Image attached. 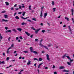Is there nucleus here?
Instances as JSON below:
<instances>
[{
  "label": "nucleus",
  "mask_w": 74,
  "mask_h": 74,
  "mask_svg": "<svg viewBox=\"0 0 74 74\" xmlns=\"http://www.w3.org/2000/svg\"><path fill=\"white\" fill-rule=\"evenodd\" d=\"M5 3L6 4V5H9V3H8V2H5Z\"/></svg>",
  "instance_id": "6ab92c4d"
},
{
  "label": "nucleus",
  "mask_w": 74,
  "mask_h": 74,
  "mask_svg": "<svg viewBox=\"0 0 74 74\" xmlns=\"http://www.w3.org/2000/svg\"><path fill=\"white\" fill-rule=\"evenodd\" d=\"M0 38L1 39H2L3 38V36H0Z\"/></svg>",
  "instance_id": "c03bdc74"
},
{
  "label": "nucleus",
  "mask_w": 74,
  "mask_h": 74,
  "mask_svg": "<svg viewBox=\"0 0 74 74\" xmlns=\"http://www.w3.org/2000/svg\"><path fill=\"white\" fill-rule=\"evenodd\" d=\"M14 47V44H12L11 45V47Z\"/></svg>",
  "instance_id": "8fccbe9b"
},
{
  "label": "nucleus",
  "mask_w": 74,
  "mask_h": 74,
  "mask_svg": "<svg viewBox=\"0 0 74 74\" xmlns=\"http://www.w3.org/2000/svg\"><path fill=\"white\" fill-rule=\"evenodd\" d=\"M52 5H55V3H54V1H52Z\"/></svg>",
  "instance_id": "5701e85b"
},
{
  "label": "nucleus",
  "mask_w": 74,
  "mask_h": 74,
  "mask_svg": "<svg viewBox=\"0 0 74 74\" xmlns=\"http://www.w3.org/2000/svg\"><path fill=\"white\" fill-rule=\"evenodd\" d=\"M66 57L68 59H69V60H70V62L71 63V62H73V61L74 60H71V59L70 58V57H69V56H66Z\"/></svg>",
  "instance_id": "f03ea898"
},
{
  "label": "nucleus",
  "mask_w": 74,
  "mask_h": 74,
  "mask_svg": "<svg viewBox=\"0 0 74 74\" xmlns=\"http://www.w3.org/2000/svg\"><path fill=\"white\" fill-rule=\"evenodd\" d=\"M5 12V11H3L2 12V13H4Z\"/></svg>",
  "instance_id": "052dcab7"
},
{
  "label": "nucleus",
  "mask_w": 74,
  "mask_h": 74,
  "mask_svg": "<svg viewBox=\"0 0 74 74\" xmlns=\"http://www.w3.org/2000/svg\"><path fill=\"white\" fill-rule=\"evenodd\" d=\"M72 21H73V22H74V18H72Z\"/></svg>",
  "instance_id": "680f3d73"
},
{
  "label": "nucleus",
  "mask_w": 74,
  "mask_h": 74,
  "mask_svg": "<svg viewBox=\"0 0 74 74\" xmlns=\"http://www.w3.org/2000/svg\"><path fill=\"white\" fill-rule=\"evenodd\" d=\"M39 45H40V47H43V48H44L45 49H46L48 50V47H47V46H45L44 45H42L41 43H40Z\"/></svg>",
  "instance_id": "f257e3e1"
},
{
  "label": "nucleus",
  "mask_w": 74,
  "mask_h": 74,
  "mask_svg": "<svg viewBox=\"0 0 74 74\" xmlns=\"http://www.w3.org/2000/svg\"><path fill=\"white\" fill-rule=\"evenodd\" d=\"M32 29L33 30H36V29H35L34 28V27H32Z\"/></svg>",
  "instance_id": "a878e982"
},
{
  "label": "nucleus",
  "mask_w": 74,
  "mask_h": 74,
  "mask_svg": "<svg viewBox=\"0 0 74 74\" xmlns=\"http://www.w3.org/2000/svg\"><path fill=\"white\" fill-rule=\"evenodd\" d=\"M32 20H33L34 21H36V19L35 18H33L32 19Z\"/></svg>",
  "instance_id": "58836bf2"
},
{
  "label": "nucleus",
  "mask_w": 74,
  "mask_h": 74,
  "mask_svg": "<svg viewBox=\"0 0 74 74\" xmlns=\"http://www.w3.org/2000/svg\"><path fill=\"white\" fill-rule=\"evenodd\" d=\"M67 64H68V65H69V66H70V65H71V62H67Z\"/></svg>",
  "instance_id": "c756f323"
},
{
  "label": "nucleus",
  "mask_w": 74,
  "mask_h": 74,
  "mask_svg": "<svg viewBox=\"0 0 74 74\" xmlns=\"http://www.w3.org/2000/svg\"><path fill=\"white\" fill-rule=\"evenodd\" d=\"M4 16L5 18H8V15L6 14L4 15Z\"/></svg>",
  "instance_id": "dca6fc26"
},
{
  "label": "nucleus",
  "mask_w": 74,
  "mask_h": 74,
  "mask_svg": "<svg viewBox=\"0 0 74 74\" xmlns=\"http://www.w3.org/2000/svg\"><path fill=\"white\" fill-rule=\"evenodd\" d=\"M48 69V67H45V70H47Z\"/></svg>",
  "instance_id": "a19ab883"
},
{
  "label": "nucleus",
  "mask_w": 74,
  "mask_h": 74,
  "mask_svg": "<svg viewBox=\"0 0 74 74\" xmlns=\"http://www.w3.org/2000/svg\"><path fill=\"white\" fill-rule=\"evenodd\" d=\"M17 30H18V31H19V32H22V29L20 28H17Z\"/></svg>",
  "instance_id": "9d476101"
},
{
  "label": "nucleus",
  "mask_w": 74,
  "mask_h": 74,
  "mask_svg": "<svg viewBox=\"0 0 74 74\" xmlns=\"http://www.w3.org/2000/svg\"><path fill=\"white\" fill-rule=\"evenodd\" d=\"M30 50L33 49V47H31L30 48Z\"/></svg>",
  "instance_id": "79ce46f5"
},
{
  "label": "nucleus",
  "mask_w": 74,
  "mask_h": 74,
  "mask_svg": "<svg viewBox=\"0 0 74 74\" xmlns=\"http://www.w3.org/2000/svg\"><path fill=\"white\" fill-rule=\"evenodd\" d=\"M47 16V13H46L44 14V18H46V16Z\"/></svg>",
  "instance_id": "ddd939ff"
},
{
  "label": "nucleus",
  "mask_w": 74,
  "mask_h": 74,
  "mask_svg": "<svg viewBox=\"0 0 74 74\" xmlns=\"http://www.w3.org/2000/svg\"><path fill=\"white\" fill-rule=\"evenodd\" d=\"M46 56L47 58V59L49 61L50 60V59H49V55L48 54H47L46 55Z\"/></svg>",
  "instance_id": "7ed1b4c3"
},
{
  "label": "nucleus",
  "mask_w": 74,
  "mask_h": 74,
  "mask_svg": "<svg viewBox=\"0 0 74 74\" xmlns=\"http://www.w3.org/2000/svg\"><path fill=\"white\" fill-rule=\"evenodd\" d=\"M39 30H40V29H37L36 30V31H35L36 34H37V33H38V32H39Z\"/></svg>",
  "instance_id": "20e7f679"
},
{
  "label": "nucleus",
  "mask_w": 74,
  "mask_h": 74,
  "mask_svg": "<svg viewBox=\"0 0 74 74\" xmlns=\"http://www.w3.org/2000/svg\"><path fill=\"white\" fill-rule=\"evenodd\" d=\"M3 56H5V53H3Z\"/></svg>",
  "instance_id": "49530a36"
},
{
  "label": "nucleus",
  "mask_w": 74,
  "mask_h": 74,
  "mask_svg": "<svg viewBox=\"0 0 74 74\" xmlns=\"http://www.w3.org/2000/svg\"><path fill=\"white\" fill-rule=\"evenodd\" d=\"M22 25H27V24L23 22L21 24Z\"/></svg>",
  "instance_id": "2eb2a0df"
},
{
  "label": "nucleus",
  "mask_w": 74,
  "mask_h": 74,
  "mask_svg": "<svg viewBox=\"0 0 74 74\" xmlns=\"http://www.w3.org/2000/svg\"><path fill=\"white\" fill-rule=\"evenodd\" d=\"M43 64H44L43 63H42L40 64L38 66V68H40V66L42 65Z\"/></svg>",
  "instance_id": "9b49d317"
},
{
  "label": "nucleus",
  "mask_w": 74,
  "mask_h": 74,
  "mask_svg": "<svg viewBox=\"0 0 74 74\" xmlns=\"http://www.w3.org/2000/svg\"><path fill=\"white\" fill-rule=\"evenodd\" d=\"M23 52L24 53H28V51H24Z\"/></svg>",
  "instance_id": "b1692460"
},
{
  "label": "nucleus",
  "mask_w": 74,
  "mask_h": 74,
  "mask_svg": "<svg viewBox=\"0 0 74 74\" xmlns=\"http://www.w3.org/2000/svg\"><path fill=\"white\" fill-rule=\"evenodd\" d=\"M66 55H66V54H65L63 56H62V58H66Z\"/></svg>",
  "instance_id": "aec40b11"
},
{
  "label": "nucleus",
  "mask_w": 74,
  "mask_h": 74,
  "mask_svg": "<svg viewBox=\"0 0 74 74\" xmlns=\"http://www.w3.org/2000/svg\"><path fill=\"white\" fill-rule=\"evenodd\" d=\"M8 32L11 33V30H7L6 31V33H8Z\"/></svg>",
  "instance_id": "1a4fd4ad"
},
{
  "label": "nucleus",
  "mask_w": 74,
  "mask_h": 74,
  "mask_svg": "<svg viewBox=\"0 0 74 74\" xmlns=\"http://www.w3.org/2000/svg\"><path fill=\"white\" fill-rule=\"evenodd\" d=\"M14 10V8H11V10Z\"/></svg>",
  "instance_id": "bf43d9fd"
},
{
  "label": "nucleus",
  "mask_w": 74,
  "mask_h": 74,
  "mask_svg": "<svg viewBox=\"0 0 74 74\" xmlns=\"http://www.w3.org/2000/svg\"><path fill=\"white\" fill-rule=\"evenodd\" d=\"M64 68V67L63 66H60V67L59 68V69H63Z\"/></svg>",
  "instance_id": "4468645a"
},
{
  "label": "nucleus",
  "mask_w": 74,
  "mask_h": 74,
  "mask_svg": "<svg viewBox=\"0 0 74 74\" xmlns=\"http://www.w3.org/2000/svg\"><path fill=\"white\" fill-rule=\"evenodd\" d=\"M11 47H10L8 49V50H9V49H11Z\"/></svg>",
  "instance_id": "0e129e2a"
},
{
  "label": "nucleus",
  "mask_w": 74,
  "mask_h": 74,
  "mask_svg": "<svg viewBox=\"0 0 74 74\" xmlns=\"http://www.w3.org/2000/svg\"><path fill=\"white\" fill-rule=\"evenodd\" d=\"M35 40L36 41H38V39H36Z\"/></svg>",
  "instance_id": "3c124183"
},
{
  "label": "nucleus",
  "mask_w": 74,
  "mask_h": 74,
  "mask_svg": "<svg viewBox=\"0 0 74 74\" xmlns=\"http://www.w3.org/2000/svg\"><path fill=\"white\" fill-rule=\"evenodd\" d=\"M33 52L35 54H37V51H33Z\"/></svg>",
  "instance_id": "c85d7f7f"
},
{
  "label": "nucleus",
  "mask_w": 74,
  "mask_h": 74,
  "mask_svg": "<svg viewBox=\"0 0 74 74\" xmlns=\"http://www.w3.org/2000/svg\"><path fill=\"white\" fill-rule=\"evenodd\" d=\"M25 34H27V36H30V34L28 33V32H25Z\"/></svg>",
  "instance_id": "423d86ee"
},
{
  "label": "nucleus",
  "mask_w": 74,
  "mask_h": 74,
  "mask_svg": "<svg viewBox=\"0 0 74 74\" xmlns=\"http://www.w3.org/2000/svg\"><path fill=\"white\" fill-rule=\"evenodd\" d=\"M41 32H42V33H44L45 32V30H42L41 31Z\"/></svg>",
  "instance_id": "2f4dec72"
},
{
  "label": "nucleus",
  "mask_w": 74,
  "mask_h": 74,
  "mask_svg": "<svg viewBox=\"0 0 74 74\" xmlns=\"http://www.w3.org/2000/svg\"><path fill=\"white\" fill-rule=\"evenodd\" d=\"M34 60H37V61H39L36 58H34Z\"/></svg>",
  "instance_id": "4be33fe9"
},
{
  "label": "nucleus",
  "mask_w": 74,
  "mask_h": 74,
  "mask_svg": "<svg viewBox=\"0 0 74 74\" xmlns=\"http://www.w3.org/2000/svg\"><path fill=\"white\" fill-rule=\"evenodd\" d=\"M44 8V7H41V10H43V9Z\"/></svg>",
  "instance_id": "6e6d98bb"
},
{
  "label": "nucleus",
  "mask_w": 74,
  "mask_h": 74,
  "mask_svg": "<svg viewBox=\"0 0 74 74\" xmlns=\"http://www.w3.org/2000/svg\"><path fill=\"white\" fill-rule=\"evenodd\" d=\"M21 18H22V19H24L25 20V19H27V18H29V17H27L26 18H24L22 16L21 17Z\"/></svg>",
  "instance_id": "39448f33"
},
{
  "label": "nucleus",
  "mask_w": 74,
  "mask_h": 74,
  "mask_svg": "<svg viewBox=\"0 0 74 74\" xmlns=\"http://www.w3.org/2000/svg\"><path fill=\"white\" fill-rule=\"evenodd\" d=\"M19 7L20 9H21L22 8V6H21V5H19Z\"/></svg>",
  "instance_id": "473e14b6"
},
{
  "label": "nucleus",
  "mask_w": 74,
  "mask_h": 74,
  "mask_svg": "<svg viewBox=\"0 0 74 74\" xmlns=\"http://www.w3.org/2000/svg\"><path fill=\"white\" fill-rule=\"evenodd\" d=\"M55 66L53 65L52 67L53 69H55Z\"/></svg>",
  "instance_id": "a18cd8bd"
},
{
  "label": "nucleus",
  "mask_w": 74,
  "mask_h": 74,
  "mask_svg": "<svg viewBox=\"0 0 74 74\" xmlns=\"http://www.w3.org/2000/svg\"><path fill=\"white\" fill-rule=\"evenodd\" d=\"M15 18H16V19H19V17H18V16H16L15 17Z\"/></svg>",
  "instance_id": "393cba45"
},
{
  "label": "nucleus",
  "mask_w": 74,
  "mask_h": 74,
  "mask_svg": "<svg viewBox=\"0 0 74 74\" xmlns=\"http://www.w3.org/2000/svg\"><path fill=\"white\" fill-rule=\"evenodd\" d=\"M33 49L30 50V52H33Z\"/></svg>",
  "instance_id": "603ef678"
},
{
  "label": "nucleus",
  "mask_w": 74,
  "mask_h": 74,
  "mask_svg": "<svg viewBox=\"0 0 74 74\" xmlns=\"http://www.w3.org/2000/svg\"><path fill=\"white\" fill-rule=\"evenodd\" d=\"M29 10H32V9L31 8V7H32V6L30 5V6H29Z\"/></svg>",
  "instance_id": "412c9836"
},
{
  "label": "nucleus",
  "mask_w": 74,
  "mask_h": 74,
  "mask_svg": "<svg viewBox=\"0 0 74 74\" xmlns=\"http://www.w3.org/2000/svg\"><path fill=\"white\" fill-rule=\"evenodd\" d=\"M40 25L42 26H43V23H41L40 24Z\"/></svg>",
  "instance_id": "4d7b16f0"
},
{
  "label": "nucleus",
  "mask_w": 74,
  "mask_h": 74,
  "mask_svg": "<svg viewBox=\"0 0 74 74\" xmlns=\"http://www.w3.org/2000/svg\"><path fill=\"white\" fill-rule=\"evenodd\" d=\"M16 5H17V4H16L14 5V7H16Z\"/></svg>",
  "instance_id": "338daca9"
},
{
  "label": "nucleus",
  "mask_w": 74,
  "mask_h": 74,
  "mask_svg": "<svg viewBox=\"0 0 74 74\" xmlns=\"http://www.w3.org/2000/svg\"><path fill=\"white\" fill-rule=\"evenodd\" d=\"M25 14H26V12H24L23 13V14H22L23 16H24V15H25Z\"/></svg>",
  "instance_id": "cd10ccee"
},
{
  "label": "nucleus",
  "mask_w": 74,
  "mask_h": 74,
  "mask_svg": "<svg viewBox=\"0 0 74 74\" xmlns=\"http://www.w3.org/2000/svg\"><path fill=\"white\" fill-rule=\"evenodd\" d=\"M65 19H66V20H67V21H69V18H68L67 17H65Z\"/></svg>",
  "instance_id": "f3484780"
},
{
  "label": "nucleus",
  "mask_w": 74,
  "mask_h": 74,
  "mask_svg": "<svg viewBox=\"0 0 74 74\" xmlns=\"http://www.w3.org/2000/svg\"><path fill=\"white\" fill-rule=\"evenodd\" d=\"M62 71L63 72H69V71H67L66 69H64V70H62Z\"/></svg>",
  "instance_id": "6e6552de"
},
{
  "label": "nucleus",
  "mask_w": 74,
  "mask_h": 74,
  "mask_svg": "<svg viewBox=\"0 0 74 74\" xmlns=\"http://www.w3.org/2000/svg\"><path fill=\"white\" fill-rule=\"evenodd\" d=\"M1 63H2V64H5V62H4V61H2L1 62Z\"/></svg>",
  "instance_id": "72a5a7b5"
},
{
  "label": "nucleus",
  "mask_w": 74,
  "mask_h": 74,
  "mask_svg": "<svg viewBox=\"0 0 74 74\" xmlns=\"http://www.w3.org/2000/svg\"><path fill=\"white\" fill-rule=\"evenodd\" d=\"M18 14H22V12H18Z\"/></svg>",
  "instance_id": "69168bd1"
},
{
  "label": "nucleus",
  "mask_w": 74,
  "mask_h": 74,
  "mask_svg": "<svg viewBox=\"0 0 74 74\" xmlns=\"http://www.w3.org/2000/svg\"><path fill=\"white\" fill-rule=\"evenodd\" d=\"M16 40H18V39H19V38L18 37H16Z\"/></svg>",
  "instance_id": "864d4df0"
},
{
  "label": "nucleus",
  "mask_w": 74,
  "mask_h": 74,
  "mask_svg": "<svg viewBox=\"0 0 74 74\" xmlns=\"http://www.w3.org/2000/svg\"><path fill=\"white\" fill-rule=\"evenodd\" d=\"M9 59H10V58L9 57H7L6 59L7 60H9Z\"/></svg>",
  "instance_id": "ea45409f"
},
{
  "label": "nucleus",
  "mask_w": 74,
  "mask_h": 74,
  "mask_svg": "<svg viewBox=\"0 0 74 74\" xmlns=\"http://www.w3.org/2000/svg\"><path fill=\"white\" fill-rule=\"evenodd\" d=\"M66 25H63V27H66Z\"/></svg>",
  "instance_id": "e2e57ef3"
},
{
  "label": "nucleus",
  "mask_w": 74,
  "mask_h": 74,
  "mask_svg": "<svg viewBox=\"0 0 74 74\" xmlns=\"http://www.w3.org/2000/svg\"><path fill=\"white\" fill-rule=\"evenodd\" d=\"M7 52V53H10V51H9V50H8Z\"/></svg>",
  "instance_id": "f704fd0d"
},
{
  "label": "nucleus",
  "mask_w": 74,
  "mask_h": 74,
  "mask_svg": "<svg viewBox=\"0 0 74 74\" xmlns=\"http://www.w3.org/2000/svg\"><path fill=\"white\" fill-rule=\"evenodd\" d=\"M2 21H3V22H8V21L7 20H4V19H2Z\"/></svg>",
  "instance_id": "f8f14e48"
},
{
  "label": "nucleus",
  "mask_w": 74,
  "mask_h": 74,
  "mask_svg": "<svg viewBox=\"0 0 74 74\" xmlns=\"http://www.w3.org/2000/svg\"><path fill=\"white\" fill-rule=\"evenodd\" d=\"M71 11L72 12H73V9H72Z\"/></svg>",
  "instance_id": "5fc2aeb1"
},
{
  "label": "nucleus",
  "mask_w": 74,
  "mask_h": 74,
  "mask_svg": "<svg viewBox=\"0 0 74 74\" xmlns=\"http://www.w3.org/2000/svg\"><path fill=\"white\" fill-rule=\"evenodd\" d=\"M5 29H6V30H7L8 29V27H5Z\"/></svg>",
  "instance_id": "37998d69"
},
{
  "label": "nucleus",
  "mask_w": 74,
  "mask_h": 74,
  "mask_svg": "<svg viewBox=\"0 0 74 74\" xmlns=\"http://www.w3.org/2000/svg\"><path fill=\"white\" fill-rule=\"evenodd\" d=\"M31 61H30V60H29V62L27 63V65H29V64H31Z\"/></svg>",
  "instance_id": "0eeeda50"
},
{
  "label": "nucleus",
  "mask_w": 74,
  "mask_h": 74,
  "mask_svg": "<svg viewBox=\"0 0 74 74\" xmlns=\"http://www.w3.org/2000/svg\"><path fill=\"white\" fill-rule=\"evenodd\" d=\"M42 58H39V61H42Z\"/></svg>",
  "instance_id": "7c9ffc66"
},
{
  "label": "nucleus",
  "mask_w": 74,
  "mask_h": 74,
  "mask_svg": "<svg viewBox=\"0 0 74 74\" xmlns=\"http://www.w3.org/2000/svg\"><path fill=\"white\" fill-rule=\"evenodd\" d=\"M56 10V8H53V12H55V10Z\"/></svg>",
  "instance_id": "bb28decb"
},
{
  "label": "nucleus",
  "mask_w": 74,
  "mask_h": 74,
  "mask_svg": "<svg viewBox=\"0 0 74 74\" xmlns=\"http://www.w3.org/2000/svg\"><path fill=\"white\" fill-rule=\"evenodd\" d=\"M42 11L41 12L40 16L41 17H42Z\"/></svg>",
  "instance_id": "e433bc0d"
},
{
  "label": "nucleus",
  "mask_w": 74,
  "mask_h": 74,
  "mask_svg": "<svg viewBox=\"0 0 74 74\" xmlns=\"http://www.w3.org/2000/svg\"><path fill=\"white\" fill-rule=\"evenodd\" d=\"M19 38L21 40H22L23 39V38H22V36H20L19 37Z\"/></svg>",
  "instance_id": "4c0bfd02"
},
{
  "label": "nucleus",
  "mask_w": 74,
  "mask_h": 74,
  "mask_svg": "<svg viewBox=\"0 0 74 74\" xmlns=\"http://www.w3.org/2000/svg\"><path fill=\"white\" fill-rule=\"evenodd\" d=\"M30 37L32 38H33V35H31L30 36Z\"/></svg>",
  "instance_id": "13d9d810"
},
{
  "label": "nucleus",
  "mask_w": 74,
  "mask_h": 74,
  "mask_svg": "<svg viewBox=\"0 0 74 74\" xmlns=\"http://www.w3.org/2000/svg\"><path fill=\"white\" fill-rule=\"evenodd\" d=\"M27 21H29V22H32V21H31L30 20H29V19H28L27 20Z\"/></svg>",
  "instance_id": "de8ad7c7"
},
{
  "label": "nucleus",
  "mask_w": 74,
  "mask_h": 74,
  "mask_svg": "<svg viewBox=\"0 0 74 74\" xmlns=\"http://www.w3.org/2000/svg\"><path fill=\"white\" fill-rule=\"evenodd\" d=\"M54 74H57V72H54Z\"/></svg>",
  "instance_id": "09e8293b"
},
{
  "label": "nucleus",
  "mask_w": 74,
  "mask_h": 74,
  "mask_svg": "<svg viewBox=\"0 0 74 74\" xmlns=\"http://www.w3.org/2000/svg\"><path fill=\"white\" fill-rule=\"evenodd\" d=\"M21 5H22L21 6V7H22L23 8H24V7H25V5H24V4H21Z\"/></svg>",
  "instance_id": "a211bd4d"
},
{
  "label": "nucleus",
  "mask_w": 74,
  "mask_h": 74,
  "mask_svg": "<svg viewBox=\"0 0 74 74\" xmlns=\"http://www.w3.org/2000/svg\"><path fill=\"white\" fill-rule=\"evenodd\" d=\"M13 31L15 32H16V30L15 29H13Z\"/></svg>",
  "instance_id": "c9c22d12"
},
{
  "label": "nucleus",
  "mask_w": 74,
  "mask_h": 74,
  "mask_svg": "<svg viewBox=\"0 0 74 74\" xmlns=\"http://www.w3.org/2000/svg\"><path fill=\"white\" fill-rule=\"evenodd\" d=\"M16 52V51H15L14 52V53H15Z\"/></svg>",
  "instance_id": "774afa93"
}]
</instances>
